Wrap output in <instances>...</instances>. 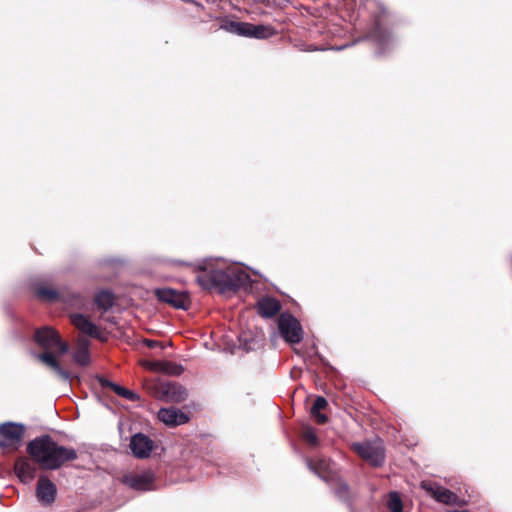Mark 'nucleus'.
Listing matches in <instances>:
<instances>
[{
  "label": "nucleus",
  "instance_id": "30",
  "mask_svg": "<svg viewBox=\"0 0 512 512\" xmlns=\"http://www.w3.org/2000/svg\"><path fill=\"white\" fill-rule=\"evenodd\" d=\"M256 2H259V3H264L266 2L267 0H255Z\"/></svg>",
  "mask_w": 512,
  "mask_h": 512
},
{
  "label": "nucleus",
  "instance_id": "11",
  "mask_svg": "<svg viewBox=\"0 0 512 512\" xmlns=\"http://www.w3.org/2000/svg\"><path fill=\"white\" fill-rule=\"evenodd\" d=\"M154 295L156 298L164 303L171 305L177 309H186L188 299L185 294L178 292L171 288H158L155 289Z\"/></svg>",
  "mask_w": 512,
  "mask_h": 512
},
{
  "label": "nucleus",
  "instance_id": "25",
  "mask_svg": "<svg viewBox=\"0 0 512 512\" xmlns=\"http://www.w3.org/2000/svg\"><path fill=\"white\" fill-rule=\"evenodd\" d=\"M303 439L310 446L315 447L318 445V437L314 430L311 428L305 429V431L303 432Z\"/></svg>",
  "mask_w": 512,
  "mask_h": 512
},
{
  "label": "nucleus",
  "instance_id": "10",
  "mask_svg": "<svg viewBox=\"0 0 512 512\" xmlns=\"http://www.w3.org/2000/svg\"><path fill=\"white\" fill-rule=\"evenodd\" d=\"M129 447L136 458L146 459L154 449V442L147 435L137 433L131 437Z\"/></svg>",
  "mask_w": 512,
  "mask_h": 512
},
{
  "label": "nucleus",
  "instance_id": "13",
  "mask_svg": "<svg viewBox=\"0 0 512 512\" xmlns=\"http://www.w3.org/2000/svg\"><path fill=\"white\" fill-rule=\"evenodd\" d=\"M308 468L322 480L329 482L335 477L334 464L327 458L307 460Z\"/></svg>",
  "mask_w": 512,
  "mask_h": 512
},
{
  "label": "nucleus",
  "instance_id": "22",
  "mask_svg": "<svg viewBox=\"0 0 512 512\" xmlns=\"http://www.w3.org/2000/svg\"><path fill=\"white\" fill-rule=\"evenodd\" d=\"M327 405H328L327 400L322 396H318L314 400V403L311 407V410H310L311 415L320 424H324L327 421V416L320 412L321 410H324L327 407Z\"/></svg>",
  "mask_w": 512,
  "mask_h": 512
},
{
  "label": "nucleus",
  "instance_id": "26",
  "mask_svg": "<svg viewBox=\"0 0 512 512\" xmlns=\"http://www.w3.org/2000/svg\"><path fill=\"white\" fill-rule=\"evenodd\" d=\"M349 487L346 483L340 482L335 490V494L342 500L346 501L348 499Z\"/></svg>",
  "mask_w": 512,
  "mask_h": 512
},
{
  "label": "nucleus",
  "instance_id": "14",
  "mask_svg": "<svg viewBox=\"0 0 512 512\" xmlns=\"http://www.w3.org/2000/svg\"><path fill=\"white\" fill-rule=\"evenodd\" d=\"M158 419L168 426L182 425L189 421L187 414L174 407L161 408L158 411Z\"/></svg>",
  "mask_w": 512,
  "mask_h": 512
},
{
  "label": "nucleus",
  "instance_id": "9",
  "mask_svg": "<svg viewBox=\"0 0 512 512\" xmlns=\"http://www.w3.org/2000/svg\"><path fill=\"white\" fill-rule=\"evenodd\" d=\"M421 487L440 503L447 505L459 504L458 496L454 492L437 483L422 482Z\"/></svg>",
  "mask_w": 512,
  "mask_h": 512
},
{
  "label": "nucleus",
  "instance_id": "15",
  "mask_svg": "<svg viewBox=\"0 0 512 512\" xmlns=\"http://www.w3.org/2000/svg\"><path fill=\"white\" fill-rule=\"evenodd\" d=\"M14 471L22 483L28 484L36 477L37 467L29 459L19 458L15 462Z\"/></svg>",
  "mask_w": 512,
  "mask_h": 512
},
{
  "label": "nucleus",
  "instance_id": "17",
  "mask_svg": "<svg viewBox=\"0 0 512 512\" xmlns=\"http://www.w3.org/2000/svg\"><path fill=\"white\" fill-rule=\"evenodd\" d=\"M72 323L82 333L88 336L99 338L101 335L99 328L82 314L72 316Z\"/></svg>",
  "mask_w": 512,
  "mask_h": 512
},
{
  "label": "nucleus",
  "instance_id": "29",
  "mask_svg": "<svg viewBox=\"0 0 512 512\" xmlns=\"http://www.w3.org/2000/svg\"><path fill=\"white\" fill-rule=\"evenodd\" d=\"M160 364L159 363H150L149 366L152 369H156Z\"/></svg>",
  "mask_w": 512,
  "mask_h": 512
},
{
  "label": "nucleus",
  "instance_id": "23",
  "mask_svg": "<svg viewBox=\"0 0 512 512\" xmlns=\"http://www.w3.org/2000/svg\"><path fill=\"white\" fill-rule=\"evenodd\" d=\"M387 14V10L383 8L381 10V13L375 18L374 27L371 31V35L374 38H376L379 42H384L388 37L387 32L385 31L381 24V18L386 16Z\"/></svg>",
  "mask_w": 512,
  "mask_h": 512
},
{
  "label": "nucleus",
  "instance_id": "3",
  "mask_svg": "<svg viewBox=\"0 0 512 512\" xmlns=\"http://www.w3.org/2000/svg\"><path fill=\"white\" fill-rule=\"evenodd\" d=\"M34 341L44 349V352H33V357L51 368L63 381H70L72 375L60 366L53 353L55 350L59 355H64L69 351L68 344L61 340L57 331L49 326L38 328L34 333Z\"/></svg>",
  "mask_w": 512,
  "mask_h": 512
},
{
  "label": "nucleus",
  "instance_id": "21",
  "mask_svg": "<svg viewBox=\"0 0 512 512\" xmlns=\"http://www.w3.org/2000/svg\"><path fill=\"white\" fill-rule=\"evenodd\" d=\"M94 302L99 309L108 311L114 305V295L109 290H101L95 295Z\"/></svg>",
  "mask_w": 512,
  "mask_h": 512
},
{
  "label": "nucleus",
  "instance_id": "12",
  "mask_svg": "<svg viewBox=\"0 0 512 512\" xmlns=\"http://www.w3.org/2000/svg\"><path fill=\"white\" fill-rule=\"evenodd\" d=\"M56 485L46 476H40L36 486V497L43 506L51 505L56 498Z\"/></svg>",
  "mask_w": 512,
  "mask_h": 512
},
{
  "label": "nucleus",
  "instance_id": "6",
  "mask_svg": "<svg viewBox=\"0 0 512 512\" xmlns=\"http://www.w3.org/2000/svg\"><path fill=\"white\" fill-rule=\"evenodd\" d=\"M25 433V426L15 422L0 425V447L16 450L20 447Z\"/></svg>",
  "mask_w": 512,
  "mask_h": 512
},
{
  "label": "nucleus",
  "instance_id": "1",
  "mask_svg": "<svg viewBox=\"0 0 512 512\" xmlns=\"http://www.w3.org/2000/svg\"><path fill=\"white\" fill-rule=\"evenodd\" d=\"M212 259L178 260L176 264L195 273L196 281L203 289H216L221 294L235 292L250 284V276L242 266L235 264L229 266L226 270L217 269Z\"/></svg>",
  "mask_w": 512,
  "mask_h": 512
},
{
  "label": "nucleus",
  "instance_id": "5",
  "mask_svg": "<svg viewBox=\"0 0 512 512\" xmlns=\"http://www.w3.org/2000/svg\"><path fill=\"white\" fill-rule=\"evenodd\" d=\"M352 449L365 461L378 467L384 463L385 452L380 440L356 442L351 445Z\"/></svg>",
  "mask_w": 512,
  "mask_h": 512
},
{
  "label": "nucleus",
  "instance_id": "8",
  "mask_svg": "<svg viewBox=\"0 0 512 512\" xmlns=\"http://www.w3.org/2000/svg\"><path fill=\"white\" fill-rule=\"evenodd\" d=\"M122 482L137 491H149L155 489V475L151 470L124 475Z\"/></svg>",
  "mask_w": 512,
  "mask_h": 512
},
{
  "label": "nucleus",
  "instance_id": "27",
  "mask_svg": "<svg viewBox=\"0 0 512 512\" xmlns=\"http://www.w3.org/2000/svg\"><path fill=\"white\" fill-rule=\"evenodd\" d=\"M181 389H182V387L177 386L175 384H167L164 387L163 392L166 394H169V393L175 394L178 390H181Z\"/></svg>",
  "mask_w": 512,
  "mask_h": 512
},
{
  "label": "nucleus",
  "instance_id": "2",
  "mask_svg": "<svg viewBox=\"0 0 512 512\" xmlns=\"http://www.w3.org/2000/svg\"><path fill=\"white\" fill-rule=\"evenodd\" d=\"M27 452L45 470H57L66 462L78 458L74 448L59 445L49 435L31 440L27 444Z\"/></svg>",
  "mask_w": 512,
  "mask_h": 512
},
{
  "label": "nucleus",
  "instance_id": "20",
  "mask_svg": "<svg viewBox=\"0 0 512 512\" xmlns=\"http://www.w3.org/2000/svg\"><path fill=\"white\" fill-rule=\"evenodd\" d=\"M34 291L36 296L45 302H56L61 298L58 290L45 285H36Z\"/></svg>",
  "mask_w": 512,
  "mask_h": 512
},
{
  "label": "nucleus",
  "instance_id": "24",
  "mask_svg": "<svg viewBox=\"0 0 512 512\" xmlns=\"http://www.w3.org/2000/svg\"><path fill=\"white\" fill-rule=\"evenodd\" d=\"M387 507L390 512H402L403 503L398 492H390L387 500Z\"/></svg>",
  "mask_w": 512,
  "mask_h": 512
},
{
  "label": "nucleus",
  "instance_id": "31",
  "mask_svg": "<svg viewBox=\"0 0 512 512\" xmlns=\"http://www.w3.org/2000/svg\"><path fill=\"white\" fill-rule=\"evenodd\" d=\"M198 7L203 9V6L201 4L195 3Z\"/></svg>",
  "mask_w": 512,
  "mask_h": 512
},
{
  "label": "nucleus",
  "instance_id": "7",
  "mask_svg": "<svg viewBox=\"0 0 512 512\" xmlns=\"http://www.w3.org/2000/svg\"><path fill=\"white\" fill-rule=\"evenodd\" d=\"M281 336L290 344H297L303 339V330L300 322L291 314L282 313L278 320Z\"/></svg>",
  "mask_w": 512,
  "mask_h": 512
},
{
  "label": "nucleus",
  "instance_id": "16",
  "mask_svg": "<svg viewBox=\"0 0 512 512\" xmlns=\"http://www.w3.org/2000/svg\"><path fill=\"white\" fill-rule=\"evenodd\" d=\"M280 309V302L273 297H263L257 303L258 314L264 318L275 316Z\"/></svg>",
  "mask_w": 512,
  "mask_h": 512
},
{
  "label": "nucleus",
  "instance_id": "4",
  "mask_svg": "<svg viewBox=\"0 0 512 512\" xmlns=\"http://www.w3.org/2000/svg\"><path fill=\"white\" fill-rule=\"evenodd\" d=\"M226 29L239 36L256 39H267L276 34L275 29L269 25H254L252 23L238 21H230L226 25Z\"/></svg>",
  "mask_w": 512,
  "mask_h": 512
},
{
  "label": "nucleus",
  "instance_id": "19",
  "mask_svg": "<svg viewBox=\"0 0 512 512\" xmlns=\"http://www.w3.org/2000/svg\"><path fill=\"white\" fill-rule=\"evenodd\" d=\"M99 382L101 384L102 387H109L110 389H112L118 396H121L127 400H130V401H136L139 399V396L134 393L133 391L129 390V389H126L116 383H113L105 378H100L99 379Z\"/></svg>",
  "mask_w": 512,
  "mask_h": 512
},
{
  "label": "nucleus",
  "instance_id": "18",
  "mask_svg": "<svg viewBox=\"0 0 512 512\" xmlns=\"http://www.w3.org/2000/svg\"><path fill=\"white\" fill-rule=\"evenodd\" d=\"M89 346L90 341L88 339L80 338L78 340L76 350L73 354V359L77 364L86 366L90 363Z\"/></svg>",
  "mask_w": 512,
  "mask_h": 512
},
{
  "label": "nucleus",
  "instance_id": "28",
  "mask_svg": "<svg viewBox=\"0 0 512 512\" xmlns=\"http://www.w3.org/2000/svg\"><path fill=\"white\" fill-rule=\"evenodd\" d=\"M144 343L150 347V348H154V347H158L159 346V343L157 341H154V340H144Z\"/></svg>",
  "mask_w": 512,
  "mask_h": 512
}]
</instances>
